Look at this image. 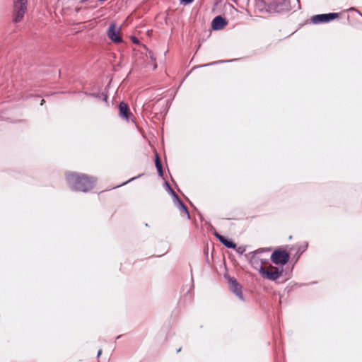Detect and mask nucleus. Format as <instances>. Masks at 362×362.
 Instances as JSON below:
<instances>
[{"label": "nucleus", "instance_id": "nucleus-6", "mask_svg": "<svg viewBox=\"0 0 362 362\" xmlns=\"http://www.w3.org/2000/svg\"><path fill=\"white\" fill-rule=\"evenodd\" d=\"M339 16L338 13H328L314 15L311 17L310 21L313 24H321L329 23Z\"/></svg>", "mask_w": 362, "mask_h": 362}, {"label": "nucleus", "instance_id": "nucleus-9", "mask_svg": "<svg viewBox=\"0 0 362 362\" xmlns=\"http://www.w3.org/2000/svg\"><path fill=\"white\" fill-rule=\"evenodd\" d=\"M214 235L220 241V243L223 244L228 249L236 248V243L232 239L226 236L222 235L216 231L214 233Z\"/></svg>", "mask_w": 362, "mask_h": 362}, {"label": "nucleus", "instance_id": "nucleus-1", "mask_svg": "<svg viewBox=\"0 0 362 362\" xmlns=\"http://www.w3.org/2000/svg\"><path fill=\"white\" fill-rule=\"evenodd\" d=\"M269 251H270L269 248H259L248 253L247 255H245V256L249 259V262L252 267L256 269H258L259 273L263 278L274 281L282 276L284 269L283 267H275L274 271H270L267 269L262 265L260 262L261 257H259V255L264 252Z\"/></svg>", "mask_w": 362, "mask_h": 362}, {"label": "nucleus", "instance_id": "nucleus-31", "mask_svg": "<svg viewBox=\"0 0 362 362\" xmlns=\"http://www.w3.org/2000/svg\"><path fill=\"white\" fill-rule=\"evenodd\" d=\"M180 351H181V348H179V349L177 350V353H179Z\"/></svg>", "mask_w": 362, "mask_h": 362}, {"label": "nucleus", "instance_id": "nucleus-25", "mask_svg": "<svg viewBox=\"0 0 362 362\" xmlns=\"http://www.w3.org/2000/svg\"><path fill=\"white\" fill-rule=\"evenodd\" d=\"M350 11H355L356 12H358L361 16H362V13L358 11L357 10L356 8H354V7H351L349 8Z\"/></svg>", "mask_w": 362, "mask_h": 362}, {"label": "nucleus", "instance_id": "nucleus-11", "mask_svg": "<svg viewBox=\"0 0 362 362\" xmlns=\"http://www.w3.org/2000/svg\"><path fill=\"white\" fill-rule=\"evenodd\" d=\"M118 108H119V117H122V119L128 121L132 113L130 112V109H129L127 103H126L124 101H121L119 103Z\"/></svg>", "mask_w": 362, "mask_h": 362}, {"label": "nucleus", "instance_id": "nucleus-17", "mask_svg": "<svg viewBox=\"0 0 362 362\" xmlns=\"http://www.w3.org/2000/svg\"><path fill=\"white\" fill-rule=\"evenodd\" d=\"M155 165H156V168H161L163 167L162 166V163H161V160L158 156V153L156 154V158H155Z\"/></svg>", "mask_w": 362, "mask_h": 362}, {"label": "nucleus", "instance_id": "nucleus-24", "mask_svg": "<svg viewBox=\"0 0 362 362\" xmlns=\"http://www.w3.org/2000/svg\"><path fill=\"white\" fill-rule=\"evenodd\" d=\"M260 262L262 265L263 264H267L269 262V260L267 259L261 258Z\"/></svg>", "mask_w": 362, "mask_h": 362}, {"label": "nucleus", "instance_id": "nucleus-21", "mask_svg": "<svg viewBox=\"0 0 362 362\" xmlns=\"http://www.w3.org/2000/svg\"><path fill=\"white\" fill-rule=\"evenodd\" d=\"M180 4H183L185 5L189 4L194 1V0H180Z\"/></svg>", "mask_w": 362, "mask_h": 362}, {"label": "nucleus", "instance_id": "nucleus-23", "mask_svg": "<svg viewBox=\"0 0 362 362\" xmlns=\"http://www.w3.org/2000/svg\"><path fill=\"white\" fill-rule=\"evenodd\" d=\"M132 41L133 43L136 45H139L140 43L139 40L135 36L132 37Z\"/></svg>", "mask_w": 362, "mask_h": 362}, {"label": "nucleus", "instance_id": "nucleus-10", "mask_svg": "<svg viewBox=\"0 0 362 362\" xmlns=\"http://www.w3.org/2000/svg\"><path fill=\"white\" fill-rule=\"evenodd\" d=\"M227 24L228 21L226 18L218 15L212 20L211 28L214 30H220L223 29Z\"/></svg>", "mask_w": 362, "mask_h": 362}, {"label": "nucleus", "instance_id": "nucleus-29", "mask_svg": "<svg viewBox=\"0 0 362 362\" xmlns=\"http://www.w3.org/2000/svg\"><path fill=\"white\" fill-rule=\"evenodd\" d=\"M297 2H298V8L299 9L300 8L299 0H297Z\"/></svg>", "mask_w": 362, "mask_h": 362}, {"label": "nucleus", "instance_id": "nucleus-5", "mask_svg": "<svg viewBox=\"0 0 362 362\" xmlns=\"http://www.w3.org/2000/svg\"><path fill=\"white\" fill-rule=\"evenodd\" d=\"M270 259L274 264L283 266L289 261L290 255L286 250L279 248L272 253Z\"/></svg>", "mask_w": 362, "mask_h": 362}, {"label": "nucleus", "instance_id": "nucleus-3", "mask_svg": "<svg viewBox=\"0 0 362 362\" xmlns=\"http://www.w3.org/2000/svg\"><path fill=\"white\" fill-rule=\"evenodd\" d=\"M264 4L267 11L270 13H284L292 8L289 0H267Z\"/></svg>", "mask_w": 362, "mask_h": 362}, {"label": "nucleus", "instance_id": "nucleus-28", "mask_svg": "<svg viewBox=\"0 0 362 362\" xmlns=\"http://www.w3.org/2000/svg\"><path fill=\"white\" fill-rule=\"evenodd\" d=\"M45 103V100L41 99L40 105H42Z\"/></svg>", "mask_w": 362, "mask_h": 362}, {"label": "nucleus", "instance_id": "nucleus-30", "mask_svg": "<svg viewBox=\"0 0 362 362\" xmlns=\"http://www.w3.org/2000/svg\"><path fill=\"white\" fill-rule=\"evenodd\" d=\"M122 335H119V336H117V337H116V339H118L121 338V337H122Z\"/></svg>", "mask_w": 362, "mask_h": 362}, {"label": "nucleus", "instance_id": "nucleus-22", "mask_svg": "<svg viewBox=\"0 0 362 362\" xmlns=\"http://www.w3.org/2000/svg\"><path fill=\"white\" fill-rule=\"evenodd\" d=\"M157 170V173L158 174V175L160 177H163V167L161 168H156Z\"/></svg>", "mask_w": 362, "mask_h": 362}, {"label": "nucleus", "instance_id": "nucleus-26", "mask_svg": "<svg viewBox=\"0 0 362 362\" xmlns=\"http://www.w3.org/2000/svg\"><path fill=\"white\" fill-rule=\"evenodd\" d=\"M101 354H102V350L101 349L98 350L97 356L99 357L101 355Z\"/></svg>", "mask_w": 362, "mask_h": 362}, {"label": "nucleus", "instance_id": "nucleus-14", "mask_svg": "<svg viewBox=\"0 0 362 362\" xmlns=\"http://www.w3.org/2000/svg\"><path fill=\"white\" fill-rule=\"evenodd\" d=\"M308 247V243H304L303 245H300L298 247V251L296 254V261L298 259V258L300 257V255L307 250Z\"/></svg>", "mask_w": 362, "mask_h": 362}, {"label": "nucleus", "instance_id": "nucleus-19", "mask_svg": "<svg viewBox=\"0 0 362 362\" xmlns=\"http://www.w3.org/2000/svg\"><path fill=\"white\" fill-rule=\"evenodd\" d=\"M193 298V294L191 290H189L184 296L185 300H188L189 301L192 300Z\"/></svg>", "mask_w": 362, "mask_h": 362}, {"label": "nucleus", "instance_id": "nucleus-8", "mask_svg": "<svg viewBox=\"0 0 362 362\" xmlns=\"http://www.w3.org/2000/svg\"><path fill=\"white\" fill-rule=\"evenodd\" d=\"M108 37L115 43H120L122 38L119 35V30L117 28L115 23H111L107 30Z\"/></svg>", "mask_w": 362, "mask_h": 362}, {"label": "nucleus", "instance_id": "nucleus-16", "mask_svg": "<svg viewBox=\"0 0 362 362\" xmlns=\"http://www.w3.org/2000/svg\"><path fill=\"white\" fill-rule=\"evenodd\" d=\"M235 60V59L226 60V61H216V62H211V63H209V64L201 65V66H199V67L209 66H212V65H214V64L226 63V62H233Z\"/></svg>", "mask_w": 362, "mask_h": 362}, {"label": "nucleus", "instance_id": "nucleus-2", "mask_svg": "<svg viewBox=\"0 0 362 362\" xmlns=\"http://www.w3.org/2000/svg\"><path fill=\"white\" fill-rule=\"evenodd\" d=\"M66 180L71 190L82 192H88L92 189L97 180L93 176L75 172L67 173Z\"/></svg>", "mask_w": 362, "mask_h": 362}, {"label": "nucleus", "instance_id": "nucleus-18", "mask_svg": "<svg viewBox=\"0 0 362 362\" xmlns=\"http://www.w3.org/2000/svg\"><path fill=\"white\" fill-rule=\"evenodd\" d=\"M234 250H235L236 252L238 253L239 255H243L246 251V247L245 246H236V248H235Z\"/></svg>", "mask_w": 362, "mask_h": 362}, {"label": "nucleus", "instance_id": "nucleus-15", "mask_svg": "<svg viewBox=\"0 0 362 362\" xmlns=\"http://www.w3.org/2000/svg\"><path fill=\"white\" fill-rule=\"evenodd\" d=\"M165 189L168 192V193L172 196L173 198L177 195L176 192L171 187V186L168 182H167V181L165 182Z\"/></svg>", "mask_w": 362, "mask_h": 362}, {"label": "nucleus", "instance_id": "nucleus-7", "mask_svg": "<svg viewBox=\"0 0 362 362\" xmlns=\"http://www.w3.org/2000/svg\"><path fill=\"white\" fill-rule=\"evenodd\" d=\"M225 278L227 279L229 288L231 292H233L240 300H244L243 294L242 292V286L238 282L235 277L227 276L225 275Z\"/></svg>", "mask_w": 362, "mask_h": 362}, {"label": "nucleus", "instance_id": "nucleus-27", "mask_svg": "<svg viewBox=\"0 0 362 362\" xmlns=\"http://www.w3.org/2000/svg\"><path fill=\"white\" fill-rule=\"evenodd\" d=\"M83 93H84L86 96H88V97H89V95H90V94H92L93 93H88V92L85 91V92H83Z\"/></svg>", "mask_w": 362, "mask_h": 362}, {"label": "nucleus", "instance_id": "nucleus-12", "mask_svg": "<svg viewBox=\"0 0 362 362\" xmlns=\"http://www.w3.org/2000/svg\"><path fill=\"white\" fill-rule=\"evenodd\" d=\"M173 203L175 206L181 211L185 213L187 215L188 219L191 218L189 211L187 207V206L184 204V202L180 199V198L177 194L175 197L173 198Z\"/></svg>", "mask_w": 362, "mask_h": 362}, {"label": "nucleus", "instance_id": "nucleus-4", "mask_svg": "<svg viewBox=\"0 0 362 362\" xmlns=\"http://www.w3.org/2000/svg\"><path fill=\"white\" fill-rule=\"evenodd\" d=\"M28 0H13V21L18 23L22 21L27 11Z\"/></svg>", "mask_w": 362, "mask_h": 362}, {"label": "nucleus", "instance_id": "nucleus-20", "mask_svg": "<svg viewBox=\"0 0 362 362\" xmlns=\"http://www.w3.org/2000/svg\"><path fill=\"white\" fill-rule=\"evenodd\" d=\"M141 175H138V176H136V177H132V178L129 179V180H127V181H126V182H123L122 184H121V185H119L116 186V187H120V186L124 185H126V184H127V183H129V182H132V181H133V180H136V178L140 177ZM114 188H115V187Z\"/></svg>", "mask_w": 362, "mask_h": 362}, {"label": "nucleus", "instance_id": "nucleus-13", "mask_svg": "<svg viewBox=\"0 0 362 362\" xmlns=\"http://www.w3.org/2000/svg\"><path fill=\"white\" fill-rule=\"evenodd\" d=\"M89 97L102 100L106 103L107 105H108V101H107L108 96H107V92H102V93H93L92 94L89 95Z\"/></svg>", "mask_w": 362, "mask_h": 362}]
</instances>
